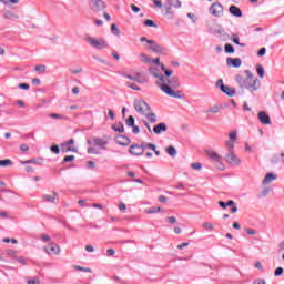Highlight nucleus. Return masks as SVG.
Listing matches in <instances>:
<instances>
[{
	"label": "nucleus",
	"mask_w": 284,
	"mask_h": 284,
	"mask_svg": "<svg viewBox=\"0 0 284 284\" xmlns=\"http://www.w3.org/2000/svg\"><path fill=\"white\" fill-rule=\"evenodd\" d=\"M156 87L164 92L168 97H172L173 99H181V83L179 82V77H173L168 79L165 77H160V81H156Z\"/></svg>",
	"instance_id": "obj_1"
},
{
	"label": "nucleus",
	"mask_w": 284,
	"mask_h": 284,
	"mask_svg": "<svg viewBox=\"0 0 284 284\" xmlns=\"http://www.w3.org/2000/svg\"><path fill=\"white\" fill-rule=\"evenodd\" d=\"M246 78H243V75H236L235 81L239 83L240 88H244L245 90H258L261 88V83L258 82V78L254 77V73L252 71L246 70L245 71Z\"/></svg>",
	"instance_id": "obj_2"
},
{
	"label": "nucleus",
	"mask_w": 284,
	"mask_h": 284,
	"mask_svg": "<svg viewBox=\"0 0 284 284\" xmlns=\"http://www.w3.org/2000/svg\"><path fill=\"white\" fill-rule=\"evenodd\" d=\"M133 106L138 114H141L142 116H145L150 123H156V114L152 112V109L150 108V104H148L143 100H135L133 103Z\"/></svg>",
	"instance_id": "obj_3"
},
{
	"label": "nucleus",
	"mask_w": 284,
	"mask_h": 284,
	"mask_svg": "<svg viewBox=\"0 0 284 284\" xmlns=\"http://www.w3.org/2000/svg\"><path fill=\"white\" fill-rule=\"evenodd\" d=\"M84 41L91 45V48H95V50H105V48H109L110 44H108V41L103 38H94L87 36L84 38Z\"/></svg>",
	"instance_id": "obj_4"
},
{
	"label": "nucleus",
	"mask_w": 284,
	"mask_h": 284,
	"mask_svg": "<svg viewBox=\"0 0 284 284\" xmlns=\"http://www.w3.org/2000/svg\"><path fill=\"white\" fill-rule=\"evenodd\" d=\"M44 251L49 256H58V254H61V247L57 243H49L44 246Z\"/></svg>",
	"instance_id": "obj_5"
},
{
	"label": "nucleus",
	"mask_w": 284,
	"mask_h": 284,
	"mask_svg": "<svg viewBox=\"0 0 284 284\" xmlns=\"http://www.w3.org/2000/svg\"><path fill=\"white\" fill-rule=\"evenodd\" d=\"M209 12L213 17H223V4H221V2H214L210 7Z\"/></svg>",
	"instance_id": "obj_6"
},
{
	"label": "nucleus",
	"mask_w": 284,
	"mask_h": 284,
	"mask_svg": "<svg viewBox=\"0 0 284 284\" xmlns=\"http://www.w3.org/2000/svg\"><path fill=\"white\" fill-rule=\"evenodd\" d=\"M21 165H26L24 170L28 172V174L34 173V170H37V160H27V161H20Z\"/></svg>",
	"instance_id": "obj_7"
},
{
	"label": "nucleus",
	"mask_w": 284,
	"mask_h": 284,
	"mask_svg": "<svg viewBox=\"0 0 284 284\" xmlns=\"http://www.w3.org/2000/svg\"><path fill=\"white\" fill-rule=\"evenodd\" d=\"M91 10L95 12H101V10H105L106 6L103 0H90Z\"/></svg>",
	"instance_id": "obj_8"
},
{
	"label": "nucleus",
	"mask_w": 284,
	"mask_h": 284,
	"mask_svg": "<svg viewBox=\"0 0 284 284\" xmlns=\"http://www.w3.org/2000/svg\"><path fill=\"white\" fill-rule=\"evenodd\" d=\"M74 145V139H70L69 141L61 144V151L62 152H77V148Z\"/></svg>",
	"instance_id": "obj_9"
},
{
	"label": "nucleus",
	"mask_w": 284,
	"mask_h": 284,
	"mask_svg": "<svg viewBox=\"0 0 284 284\" xmlns=\"http://www.w3.org/2000/svg\"><path fill=\"white\" fill-rule=\"evenodd\" d=\"M257 119L262 125H272V120L270 119V114L265 111H260L257 114Z\"/></svg>",
	"instance_id": "obj_10"
},
{
	"label": "nucleus",
	"mask_w": 284,
	"mask_h": 284,
	"mask_svg": "<svg viewBox=\"0 0 284 284\" xmlns=\"http://www.w3.org/2000/svg\"><path fill=\"white\" fill-rule=\"evenodd\" d=\"M226 162H229L230 165H241V159L234 154V151L227 153Z\"/></svg>",
	"instance_id": "obj_11"
},
{
	"label": "nucleus",
	"mask_w": 284,
	"mask_h": 284,
	"mask_svg": "<svg viewBox=\"0 0 284 284\" xmlns=\"http://www.w3.org/2000/svg\"><path fill=\"white\" fill-rule=\"evenodd\" d=\"M129 152L133 154L134 156H141L143 152H145V146L144 145H131Z\"/></svg>",
	"instance_id": "obj_12"
},
{
	"label": "nucleus",
	"mask_w": 284,
	"mask_h": 284,
	"mask_svg": "<svg viewBox=\"0 0 284 284\" xmlns=\"http://www.w3.org/2000/svg\"><path fill=\"white\" fill-rule=\"evenodd\" d=\"M114 141L118 145H124V146H128L131 143L130 138L125 135H118L114 138Z\"/></svg>",
	"instance_id": "obj_13"
},
{
	"label": "nucleus",
	"mask_w": 284,
	"mask_h": 284,
	"mask_svg": "<svg viewBox=\"0 0 284 284\" xmlns=\"http://www.w3.org/2000/svg\"><path fill=\"white\" fill-rule=\"evenodd\" d=\"M149 43V50H152V52H165V49L161 45H159L154 40L148 41Z\"/></svg>",
	"instance_id": "obj_14"
},
{
	"label": "nucleus",
	"mask_w": 284,
	"mask_h": 284,
	"mask_svg": "<svg viewBox=\"0 0 284 284\" xmlns=\"http://www.w3.org/2000/svg\"><path fill=\"white\" fill-rule=\"evenodd\" d=\"M93 143L94 145L100 148V150H108V148H105L108 145V140H103L101 138H93Z\"/></svg>",
	"instance_id": "obj_15"
},
{
	"label": "nucleus",
	"mask_w": 284,
	"mask_h": 284,
	"mask_svg": "<svg viewBox=\"0 0 284 284\" xmlns=\"http://www.w3.org/2000/svg\"><path fill=\"white\" fill-rule=\"evenodd\" d=\"M154 134H161L162 132H168V124L159 123L153 128Z\"/></svg>",
	"instance_id": "obj_16"
},
{
	"label": "nucleus",
	"mask_w": 284,
	"mask_h": 284,
	"mask_svg": "<svg viewBox=\"0 0 284 284\" xmlns=\"http://www.w3.org/2000/svg\"><path fill=\"white\" fill-rule=\"evenodd\" d=\"M226 63L233 68H241V58H227Z\"/></svg>",
	"instance_id": "obj_17"
},
{
	"label": "nucleus",
	"mask_w": 284,
	"mask_h": 284,
	"mask_svg": "<svg viewBox=\"0 0 284 284\" xmlns=\"http://www.w3.org/2000/svg\"><path fill=\"white\" fill-rule=\"evenodd\" d=\"M125 78L130 79L131 81H135V83H143L144 82L141 72H138L135 75L126 74Z\"/></svg>",
	"instance_id": "obj_18"
},
{
	"label": "nucleus",
	"mask_w": 284,
	"mask_h": 284,
	"mask_svg": "<svg viewBox=\"0 0 284 284\" xmlns=\"http://www.w3.org/2000/svg\"><path fill=\"white\" fill-rule=\"evenodd\" d=\"M271 163H284V153H275L271 159Z\"/></svg>",
	"instance_id": "obj_19"
},
{
	"label": "nucleus",
	"mask_w": 284,
	"mask_h": 284,
	"mask_svg": "<svg viewBox=\"0 0 284 284\" xmlns=\"http://www.w3.org/2000/svg\"><path fill=\"white\" fill-rule=\"evenodd\" d=\"M229 12L233 17H243V12H241V9L236 6H231L230 9H229Z\"/></svg>",
	"instance_id": "obj_20"
},
{
	"label": "nucleus",
	"mask_w": 284,
	"mask_h": 284,
	"mask_svg": "<svg viewBox=\"0 0 284 284\" xmlns=\"http://www.w3.org/2000/svg\"><path fill=\"white\" fill-rule=\"evenodd\" d=\"M220 89L222 90V92H224V94H226L227 97H234L235 92L234 90L230 89V87L225 85V84H221Z\"/></svg>",
	"instance_id": "obj_21"
},
{
	"label": "nucleus",
	"mask_w": 284,
	"mask_h": 284,
	"mask_svg": "<svg viewBox=\"0 0 284 284\" xmlns=\"http://www.w3.org/2000/svg\"><path fill=\"white\" fill-rule=\"evenodd\" d=\"M272 181H276V175L274 173H267L263 180L264 185L272 183Z\"/></svg>",
	"instance_id": "obj_22"
},
{
	"label": "nucleus",
	"mask_w": 284,
	"mask_h": 284,
	"mask_svg": "<svg viewBox=\"0 0 284 284\" xmlns=\"http://www.w3.org/2000/svg\"><path fill=\"white\" fill-rule=\"evenodd\" d=\"M206 154L209 158L212 159L213 163H215V161H219L221 159V155H219L216 151H207Z\"/></svg>",
	"instance_id": "obj_23"
},
{
	"label": "nucleus",
	"mask_w": 284,
	"mask_h": 284,
	"mask_svg": "<svg viewBox=\"0 0 284 284\" xmlns=\"http://www.w3.org/2000/svg\"><path fill=\"white\" fill-rule=\"evenodd\" d=\"M58 194L53 193L52 195H44L43 196V201H45L47 203H54V201L57 200Z\"/></svg>",
	"instance_id": "obj_24"
},
{
	"label": "nucleus",
	"mask_w": 284,
	"mask_h": 284,
	"mask_svg": "<svg viewBox=\"0 0 284 284\" xmlns=\"http://www.w3.org/2000/svg\"><path fill=\"white\" fill-rule=\"evenodd\" d=\"M4 18L14 21V19H19V16H17V13H13L12 11H7L4 13Z\"/></svg>",
	"instance_id": "obj_25"
},
{
	"label": "nucleus",
	"mask_w": 284,
	"mask_h": 284,
	"mask_svg": "<svg viewBox=\"0 0 284 284\" xmlns=\"http://www.w3.org/2000/svg\"><path fill=\"white\" fill-rule=\"evenodd\" d=\"M156 212H161V206H152L145 210V214H156Z\"/></svg>",
	"instance_id": "obj_26"
},
{
	"label": "nucleus",
	"mask_w": 284,
	"mask_h": 284,
	"mask_svg": "<svg viewBox=\"0 0 284 284\" xmlns=\"http://www.w3.org/2000/svg\"><path fill=\"white\" fill-rule=\"evenodd\" d=\"M171 8H181V2L179 0H166Z\"/></svg>",
	"instance_id": "obj_27"
},
{
	"label": "nucleus",
	"mask_w": 284,
	"mask_h": 284,
	"mask_svg": "<svg viewBox=\"0 0 284 284\" xmlns=\"http://www.w3.org/2000/svg\"><path fill=\"white\" fill-rule=\"evenodd\" d=\"M12 165V160L6 159V160H0V168H8Z\"/></svg>",
	"instance_id": "obj_28"
},
{
	"label": "nucleus",
	"mask_w": 284,
	"mask_h": 284,
	"mask_svg": "<svg viewBox=\"0 0 284 284\" xmlns=\"http://www.w3.org/2000/svg\"><path fill=\"white\" fill-rule=\"evenodd\" d=\"M256 70H257V74L261 79H263V77H265V70L263 69V65L261 64H256Z\"/></svg>",
	"instance_id": "obj_29"
},
{
	"label": "nucleus",
	"mask_w": 284,
	"mask_h": 284,
	"mask_svg": "<svg viewBox=\"0 0 284 284\" xmlns=\"http://www.w3.org/2000/svg\"><path fill=\"white\" fill-rule=\"evenodd\" d=\"M140 58L143 63H152V58L148 57L145 53H141Z\"/></svg>",
	"instance_id": "obj_30"
},
{
	"label": "nucleus",
	"mask_w": 284,
	"mask_h": 284,
	"mask_svg": "<svg viewBox=\"0 0 284 284\" xmlns=\"http://www.w3.org/2000/svg\"><path fill=\"white\" fill-rule=\"evenodd\" d=\"M202 227L204 230H207V232H211V230H214V224H212L210 222H204V223H202Z\"/></svg>",
	"instance_id": "obj_31"
},
{
	"label": "nucleus",
	"mask_w": 284,
	"mask_h": 284,
	"mask_svg": "<svg viewBox=\"0 0 284 284\" xmlns=\"http://www.w3.org/2000/svg\"><path fill=\"white\" fill-rule=\"evenodd\" d=\"M166 152L169 156H176V149L174 146H169Z\"/></svg>",
	"instance_id": "obj_32"
},
{
	"label": "nucleus",
	"mask_w": 284,
	"mask_h": 284,
	"mask_svg": "<svg viewBox=\"0 0 284 284\" xmlns=\"http://www.w3.org/2000/svg\"><path fill=\"white\" fill-rule=\"evenodd\" d=\"M224 50L227 54H234V47L230 43L225 44Z\"/></svg>",
	"instance_id": "obj_33"
},
{
	"label": "nucleus",
	"mask_w": 284,
	"mask_h": 284,
	"mask_svg": "<svg viewBox=\"0 0 284 284\" xmlns=\"http://www.w3.org/2000/svg\"><path fill=\"white\" fill-rule=\"evenodd\" d=\"M214 164L217 168V170H225V164H223L221 158L219 159V161H215Z\"/></svg>",
	"instance_id": "obj_34"
},
{
	"label": "nucleus",
	"mask_w": 284,
	"mask_h": 284,
	"mask_svg": "<svg viewBox=\"0 0 284 284\" xmlns=\"http://www.w3.org/2000/svg\"><path fill=\"white\" fill-rule=\"evenodd\" d=\"M7 255L9 256V258H17V251L9 248L7 251Z\"/></svg>",
	"instance_id": "obj_35"
},
{
	"label": "nucleus",
	"mask_w": 284,
	"mask_h": 284,
	"mask_svg": "<svg viewBox=\"0 0 284 284\" xmlns=\"http://www.w3.org/2000/svg\"><path fill=\"white\" fill-rule=\"evenodd\" d=\"M151 74L155 77V79H159L158 81H161V77H163V74L159 73L156 69H151Z\"/></svg>",
	"instance_id": "obj_36"
},
{
	"label": "nucleus",
	"mask_w": 284,
	"mask_h": 284,
	"mask_svg": "<svg viewBox=\"0 0 284 284\" xmlns=\"http://www.w3.org/2000/svg\"><path fill=\"white\" fill-rule=\"evenodd\" d=\"M112 130H114V132H120V133L125 132V128L123 126V124H120L119 126H112Z\"/></svg>",
	"instance_id": "obj_37"
},
{
	"label": "nucleus",
	"mask_w": 284,
	"mask_h": 284,
	"mask_svg": "<svg viewBox=\"0 0 284 284\" xmlns=\"http://www.w3.org/2000/svg\"><path fill=\"white\" fill-rule=\"evenodd\" d=\"M73 267H74V270H78V272H89V273L92 272V268H85V267L79 266V265H75Z\"/></svg>",
	"instance_id": "obj_38"
},
{
	"label": "nucleus",
	"mask_w": 284,
	"mask_h": 284,
	"mask_svg": "<svg viewBox=\"0 0 284 284\" xmlns=\"http://www.w3.org/2000/svg\"><path fill=\"white\" fill-rule=\"evenodd\" d=\"M126 125L129 128H134V116L130 115L126 120Z\"/></svg>",
	"instance_id": "obj_39"
},
{
	"label": "nucleus",
	"mask_w": 284,
	"mask_h": 284,
	"mask_svg": "<svg viewBox=\"0 0 284 284\" xmlns=\"http://www.w3.org/2000/svg\"><path fill=\"white\" fill-rule=\"evenodd\" d=\"M237 132L236 131H231L230 133H229V139L231 140V141H233V142H236V136H237Z\"/></svg>",
	"instance_id": "obj_40"
},
{
	"label": "nucleus",
	"mask_w": 284,
	"mask_h": 284,
	"mask_svg": "<svg viewBox=\"0 0 284 284\" xmlns=\"http://www.w3.org/2000/svg\"><path fill=\"white\" fill-rule=\"evenodd\" d=\"M111 31L113 32V34H115V37H119L121 34L119 28L114 23L111 24Z\"/></svg>",
	"instance_id": "obj_41"
},
{
	"label": "nucleus",
	"mask_w": 284,
	"mask_h": 284,
	"mask_svg": "<svg viewBox=\"0 0 284 284\" xmlns=\"http://www.w3.org/2000/svg\"><path fill=\"white\" fill-rule=\"evenodd\" d=\"M234 141H226L225 142V145H226V148L230 150V152H234L233 150H234Z\"/></svg>",
	"instance_id": "obj_42"
},
{
	"label": "nucleus",
	"mask_w": 284,
	"mask_h": 284,
	"mask_svg": "<svg viewBox=\"0 0 284 284\" xmlns=\"http://www.w3.org/2000/svg\"><path fill=\"white\" fill-rule=\"evenodd\" d=\"M41 241H43L44 243H50V241H52V239L50 237V235L47 234H41L40 235Z\"/></svg>",
	"instance_id": "obj_43"
},
{
	"label": "nucleus",
	"mask_w": 284,
	"mask_h": 284,
	"mask_svg": "<svg viewBox=\"0 0 284 284\" xmlns=\"http://www.w3.org/2000/svg\"><path fill=\"white\" fill-rule=\"evenodd\" d=\"M144 26H148L149 28H156V23L150 19L144 21Z\"/></svg>",
	"instance_id": "obj_44"
},
{
	"label": "nucleus",
	"mask_w": 284,
	"mask_h": 284,
	"mask_svg": "<svg viewBox=\"0 0 284 284\" xmlns=\"http://www.w3.org/2000/svg\"><path fill=\"white\" fill-rule=\"evenodd\" d=\"M128 88H131V90H136L138 92L141 90V87L134 84V83H130L126 82Z\"/></svg>",
	"instance_id": "obj_45"
},
{
	"label": "nucleus",
	"mask_w": 284,
	"mask_h": 284,
	"mask_svg": "<svg viewBox=\"0 0 284 284\" xmlns=\"http://www.w3.org/2000/svg\"><path fill=\"white\" fill-rule=\"evenodd\" d=\"M37 72H39L40 74H44L45 72V65L40 64L37 67Z\"/></svg>",
	"instance_id": "obj_46"
},
{
	"label": "nucleus",
	"mask_w": 284,
	"mask_h": 284,
	"mask_svg": "<svg viewBox=\"0 0 284 284\" xmlns=\"http://www.w3.org/2000/svg\"><path fill=\"white\" fill-rule=\"evenodd\" d=\"M51 152H53V154H59L61 150L59 149V145L54 144L51 146Z\"/></svg>",
	"instance_id": "obj_47"
},
{
	"label": "nucleus",
	"mask_w": 284,
	"mask_h": 284,
	"mask_svg": "<svg viewBox=\"0 0 284 284\" xmlns=\"http://www.w3.org/2000/svg\"><path fill=\"white\" fill-rule=\"evenodd\" d=\"M63 161L64 163H72V161H74V155H67Z\"/></svg>",
	"instance_id": "obj_48"
},
{
	"label": "nucleus",
	"mask_w": 284,
	"mask_h": 284,
	"mask_svg": "<svg viewBox=\"0 0 284 284\" xmlns=\"http://www.w3.org/2000/svg\"><path fill=\"white\" fill-rule=\"evenodd\" d=\"M18 88L20 90H30V84H28V83H20V84H18Z\"/></svg>",
	"instance_id": "obj_49"
},
{
	"label": "nucleus",
	"mask_w": 284,
	"mask_h": 284,
	"mask_svg": "<svg viewBox=\"0 0 284 284\" xmlns=\"http://www.w3.org/2000/svg\"><path fill=\"white\" fill-rule=\"evenodd\" d=\"M191 168L193 170H201V168H203V165L201 163H199V162H195V163L191 164Z\"/></svg>",
	"instance_id": "obj_50"
},
{
	"label": "nucleus",
	"mask_w": 284,
	"mask_h": 284,
	"mask_svg": "<svg viewBox=\"0 0 284 284\" xmlns=\"http://www.w3.org/2000/svg\"><path fill=\"white\" fill-rule=\"evenodd\" d=\"M0 1L4 6H8L9 3H19V0H0Z\"/></svg>",
	"instance_id": "obj_51"
},
{
	"label": "nucleus",
	"mask_w": 284,
	"mask_h": 284,
	"mask_svg": "<svg viewBox=\"0 0 284 284\" xmlns=\"http://www.w3.org/2000/svg\"><path fill=\"white\" fill-rule=\"evenodd\" d=\"M158 201H159V203H168V196H165V195H160V196L158 197Z\"/></svg>",
	"instance_id": "obj_52"
},
{
	"label": "nucleus",
	"mask_w": 284,
	"mask_h": 284,
	"mask_svg": "<svg viewBox=\"0 0 284 284\" xmlns=\"http://www.w3.org/2000/svg\"><path fill=\"white\" fill-rule=\"evenodd\" d=\"M87 166L90 169V170H94L97 168V164H94V161H88L87 162Z\"/></svg>",
	"instance_id": "obj_53"
},
{
	"label": "nucleus",
	"mask_w": 284,
	"mask_h": 284,
	"mask_svg": "<svg viewBox=\"0 0 284 284\" xmlns=\"http://www.w3.org/2000/svg\"><path fill=\"white\" fill-rule=\"evenodd\" d=\"M30 150V146L28 144H21L20 145V151L21 152H28Z\"/></svg>",
	"instance_id": "obj_54"
},
{
	"label": "nucleus",
	"mask_w": 284,
	"mask_h": 284,
	"mask_svg": "<svg viewBox=\"0 0 284 284\" xmlns=\"http://www.w3.org/2000/svg\"><path fill=\"white\" fill-rule=\"evenodd\" d=\"M207 113H212V114H217L219 112V106H213L210 110L206 111Z\"/></svg>",
	"instance_id": "obj_55"
},
{
	"label": "nucleus",
	"mask_w": 284,
	"mask_h": 284,
	"mask_svg": "<svg viewBox=\"0 0 284 284\" xmlns=\"http://www.w3.org/2000/svg\"><path fill=\"white\" fill-rule=\"evenodd\" d=\"M119 210H121V212H125V210H128V206H125V203L120 202L118 205Z\"/></svg>",
	"instance_id": "obj_56"
},
{
	"label": "nucleus",
	"mask_w": 284,
	"mask_h": 284,
	"mask_svg": "<svg viewBox=\"0 0 284 284\" xmlns=\"http://www.w3.org/2000/svg\"><path fill=\"white\" fill-rule=\"evenodd\" d=\"M267 52V49L262 48L260 49V51L257 52V57H265V53Z\"/></svg>",
	"instance_id": "obj_57"
},
{
	"label": "nucleus",
	"mask_w": 284,
	"mask_h": 284,
	"mask_svg": "<svg viewBox=\"0 0 284 284\" xmlns=\"http://www.w3.org/2000/svg\"><path fill=\"white\" fill-rule=\"evenodd\" d=\"M283 272H284V270H283V267H277L276 270H275V276H281L282 274H283Z\"/></svg>",
	"instance_id": "obj_58"
},
{
	"label": "nucleus",
	"mask_w": 284,
	"mask_h": 284,
	"mask_svg": "<svg viewBox=\"0 0 284 284\" xmlns=\"http://www.w3.org/2000/svg\"><path fill=\"white\" fill-rule=\"evenodd\" d=\"M106 254L108 256H114V254H116V251H114V248H108Z\"/></svg>",
	"instance_id": "obj_59"
},
{
	"label": "nucleus",
	"mask_w": 284,
	"mask_h": 284,
	"mask_svg": "<svg viewBox=\"0 0 284 284\" xmlns=\"http://www.w3.org/2000/svg\"><path fill=\"white\" fill-rule=\"evenodd\" d=\"M253 284H267V282H265L263 278H257L253 282Z\"/></svg>",
	"instance_id": "obj_60"
},
{
	"label": "nucleus",
	"mask_w": 284,
	"mask_h": 284,
	"mask_svg": "<svg viewBox=\"0 0 284 284\" xmlns=\"http://www.w3.org/2000/svg\"><path fill=\"white\" fill-rule=\"evenodd\" d=\"M168 222L171 223L172 225H174V223H176V217H174V216H169V217H168Z\"/></svg>",
	"instance_id": "obj_61"
},
{
	"label": "nucleus",
	"mask_w": 284,
	"mask_h": 284,
	"mask_svg": "<svg viewBox=\"0 0 284 284\" xmlns=\"http://www.w3.org/2000/svg\"><path fill=\"white\" fill-rule=\"evenodd\" d=\"M50 118L51 119H63V115L57 114V113H52V114H50Z\"/></svg>",
	"instance_id": "obj_62"
},
{
	"label": "nucleus",
	"mask_w": 284,
	"mask_h": 284,
	"mask_svg": "<svg viewBox=\"0 0 284 284\" xmlns=\"http://www.w3.org/2000/svg\"><path fill=\"white\" fill-rule=\"evenodd\" d=\"M16 261L18 262V263H21L22 265H26V260L23 258V257H16Z\"/></svg>",
	"instance_id": "obj_63"
},
{
	"label": "nucleus",
	"mask_w": 284,
	"mask_h": 284,
	"mask_svg": "<svg viewBox=\"0 0 284 284\" xmlns=\"http://www.w3.org/2000/svg\"><path fill=\"white\" fill-rule=\"evenodd\" d=\"M256 270L263 271V264L261 262H255Z\"/></svg>",
	"instance_id": "obj_64"
}]
</instances>
